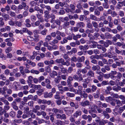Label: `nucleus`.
Listing matches in <instances>:
<instances>
[{"label":"nucleus","mask_w":125,"mask_h":125,"mask_svg":"<svg viewBox=\"0 0 125 125\" xmlns=\"http://www.w3.org/2000/svg\"><path fill=\"white\" fill-rule=\"evenodd\" d=\"M2 16L5 21H7L10 19V16L8 14L3 13L2 14Z\"/></svg>","instance_id":"423d86ee"},{"label":"nucleus","mask_w":125,"mask_h":125,"mask_svg":"<svg viewBox=\"0 0 125 125\" xmlns=\"http://www.w3.org/2000/svg\"><path fill=\"white\" fill-rule=\"evenodd\" d=\"M100 35V34L98 33V32L94 33L93 36L94 37V40L97 39Z\"/></svg>","instance_id":"37998d69"},{"label":"nucleus","mask_w":125,"mask_h":125,"mask_svg":"<svg viewBox=\"0 0 125 125\" xmlns=\"http://www.w3.org/2000/svg\"><path fill=\"white\" fill-rule=\"evenodd\" d=\"M102 114L103 115L104 117L107 119H108L110 117L109 115L107 113H106L103 112Z\"/></svg>","instance_id":"a19ab883"},{"label":"nucleus","mask_w":125,"mask_h":125,"mask_svg":"<svg viewBox=\"0 0 125 125\" xmlns=\"http://www.w3.org/2000/svg\"><path fill=\"white\" fill-rule=\"evenodd\" d=\"M111 15L112 17H115L117 15V14L115 11H113L112 12Z\"/></svg>","instance_id":"e2e57ef3"},{"label":"nucleus","mask_w":125,"mask_h":125,"mask_svg":"<svg viewBox=\"0 0 125 125\" xmlns=\"http://www.w3.org/2000/svg\"><path fill=\"white\" fill-rule=\"evenodd\" d=\"M37 120L38 121V123L39 124H40L44 123V120L42 118H38Z\"/></svg>","instance_id":"a18cd8bd"},{"label":"nucleus","mask_w":125,"mask_h":125,"mask_svg":"<svg viewBox=\"0 0 125 125\" xmlns=\"http://www.w3.org/2000/svg\"><path fill=\"white\" fill-rule=\"evenodd\" d=\"M87 52V53L90 55H91L93 54V51L92 50H88V51H83V52L84 53H86Z\"/></svg>","instance_id":"5fc2aeb1"},{"label":"nucleus","mask_w":125,"mask_h":125,"mask_svg":"<svg viewBox=\"0 0 125 125\" xmlns=\"http://www.w3.org/2000/svg\"><path fill=\"white\" fill-rule=\"evenodd\" d=\"M30 87H32L34 89H37L38 90L41 89V86L40 85H36L33 84H31Z\"/></svg>","instance_id":"a211bd4d"},{"label":"nucleus","mask_w":125,"mask_h":125,"mask_svg":"<svg viewBox=\"0 0 125 125\" xmlns=\"http://www.w3.org/2000/svg\"><path fill=\"white\" fill-rule=\"evenodd\" d=\"M9 24L10 26H14L15 24V22L13 21V20L11 19L9 21Z\"/></svg>","instance_id":"8fccbe9b"},{"label":"nucleus","mask_w":125,"mask_h":125,"mask_svg":"<svg viewBox=\"0 0 125 125\" xmlns=\"http://www.w3.org/2000/svg\"><path fill=\"white\" fill-rule=\"evenodd\" d=\"M85 59V57L84 56H82L81 57H78L77 58V61L78 62H82L84 61Z\"/></svg>","instance_id":"4be33fe9"},{"label":"nucleus","mask_w":125,"mask_h":125,"mask_svg":"<svg viewBox=\"0 0 125 125\" xmlns=\"http://www.w3.org/2000/svg\"><path fill=\"white\" fill-rule=\"evenodd\" d=\"M59 42V41L56 38L54 39L50 43H49L50 44L52 45V44H55L58 43Z\"/></svg>","instance_id":"4c0bfd02"},{"label":"nucleus","mask_w":125,"mask_h":125,"mask_svg":"<svg viewBox=\"0 0 125 125\" xmlns=\"http://www.w3.org/2000/svg\"><path fill=\"white\" fill-rule=\"evenodd\" d=\"M50 75L51 77L54 78L55 76L57 75V72L55 71H53L52 73H50Z\"/></svg>","instance_id":"c85d7f7f"},{"label":"nucleus","mask_w":125,"mask_h":125,"mask_svg":"<svg viewBox=\"0 0 125 125\" xmlns=\"http://www.w3.org/2000/svg\"><path fill=\"white\" fill-rule=\"evenodd\" d=\"M120 3H121V2H118L117 3V5L116 6V7L117 9H120V8L123 6L122 4Z\"/></svg>","instance_id":"4d7b16f0"},{"label":"nucleus","mask_w":125,"mask_h":125,"mask_svg":"<svg viewBox=\"0 0 125 125\" xmlns=\"http://www.w3.org/2000/svg\"><path fill=\"white\" fill-rule=\"evenodd\" d=\"M79 29V28L77 26L76 27H73L71 29V30L76 32L78 31Z\"/></svg>","instance_id":"603ef678"},{"label":"nucleus","mask_w":125,"mask_h":125,"mask_svg":"<svg viewBox=\"0 0 125 125\" xmlns=\"http://www.w3.org/2000/svg\"><path fill=\"white\" fill-rule=\"evenodd\" d=\"M113 100V99L111 96L106 97L105 98V100L106 101L108 102H110V101H112Z\"/></svg>","instance_id":"c03bdc74"},{"label":"nucleus","mask_w":125,"mask_h":125,"mask_svg":"<svg viewBox=\"0 0 125 125\" xmlns=\"http://www.w3.org/2000/svg\"><path fill=\"white\" fill-rule=\"evenodd\" d=\"M82 6H83L82 7H83V8L85 9L88 8L89 6L88 4L85 2L83 3L82 4Z\"/></svg>","instance_id":"338daca9"},{"label":"nucleus","mask_w":125,"mask_h":125,"mask_svg":"<svg viewBox=\"0 0 125 125\" xmlns=\"http://www.w3.org/2000/svg\"><path fill=\"white\" fill-rule=\"evenodd\" d=\"M123 57L120 56H118V58H116L115 60H114V61L115 62H118L121 61L120 60H123Z\"/></svg>","instance_id":"c9c22d12"},{"label":"nucleus","mask_w":125,"mask_h":125,"mask_svg":"<svg viewBox=\"0 0 125 125\" xmlns=\"http://www.w3.org/2000/svg\"><path fill=\"white\" fill-rule=\"evenodd\" d=\"M113 100H114L116 102V104L118 106H120V104H122L121 103V102L118 99H114Z\"/></svg>","instance_id":"49530a36"},{"label":"nucleus","mask_w":125,"mask_h":125,"mask_svg":"<svg viewBox=\"0 0 125 125\" xmlns=\"http://www.w3.org/2000/svg\"><path fill=\"white\" fill-rule=\"evenodd\" d=\"M97 88V87L96 86L94 85H92V89H91L92 93L95 91Z\"/></svg>","instance_id":"13d9d810"},{"label":"nucleus","mask_w":125,"mask_h":125,"mask_svg":"<svg viewBox=\"0 0 125 125\" xmlns=\"http://www.w3.org/2000/svg\"><path fill=\"white\" fill-rule=\"evenodd\" d=\"M40 24V21H37L34 23H32V26L33 27L38 26Z\"/></svg>","instance_id":"473e14b6"},{"label":"nucleus","mask_w":125,"mask_h":125,"mask_svg":"<svg viewBox=\"0 0 125 125\" xmlns=\"http://www.w3.org/2000/svg\"><path fill=\"white\" fill-rule=\"evenodd\" d=\"M64 110L65 113L68 114H70L73 112V110H72L70 107H66L64 108Z\"/></svg>","instance_id":"39448f33"},{"label":"nucleus","mask_w":125,"mask_h":125,"mask_svg":"<svg viewBox=\"0 0 125 125\" xmlns=\"http://www.w3.org/2000/svg\"><path fill=\"white\" fill-rule=\"evenodd\" d=\"M94 15L97 16H99L100 14V11L97 10H95L94 11Z\"/></svg>","instance_id":"680f3d73"},{"label":"nucleus","mask_w":125,"mask_h":125,"mask_svg":"<svg viewBox=\"0 0 125 125\" xmlns=\"http://www.w3.org/2000/svg\"><path fill=\"white\" fill-rule=\"evenodd\" d=\"M70 26L69 22L67 21H65L64 22L63 27L65 28H68Z\"/></svg>","instance_id":"393cba45"},{"label":"nucleus","mask_w":125,"mask_h":125,"mask_svg":"<svg viewBox=\"0 0 125 125\" xmlns=\"http://www.w3.org/2000/svg\"><path fill=\"white\" fill-rule=\"evenodd\" d=\"M117 73L115 71H112L111 73L109 74V77L111 78H114L113 76L116 75Z\"/></svg>","instance_id":"aec40b11"},{"label":"nucleus","mask_w":125,"mask_h":125,"mask_svg":"<svg viewBox=\"0 0 125 125\" xmlns=\"http://www.w3.org/2000/svg\"><path fill=\"white\" fill-rule=\"evenodd\" d=\"M76 26L78 27L79 28H83L85 26V24L83 22H80L76 24Z\"/></svg>","instance_id":"2eb2a0df"},{"label":"nucleus","mask_w":125,"mask_h":125,"mask_svg":"<svg viewBox=\"0 0 125 125\" xmlns=\"http://www.w3.org/2000/svg\"><path fill=\"white\" fill-rule=\"evenodd\" d=\"M92 43L95 48L96 47V46L98 44L97 42L94 41V40L92 41L89 42V44H90Z\"/></svg>","instance_id":"2f4dec72"},{"label":"nucleus","mask_w":125,"mask_h":125,"mask_svg":"<svg viewBox=\"0 0 125 125\" xmlns=\"http://www.w3.org/2000/svg\"><path fill=\"white\" fill-rule=\"evenodd\" d=\"M56 124L57 125H64V122L61 120H58L56 121Z\"/></svg>","instance_id":"f704fd0d"},{"label":"nucleus","mask_w":125,"mask_h":125,"mask_svg":"<svg viewBox=\"0 0 125 125\" xmlns=\"http://www.w3.org/2000/svg\"><path fill=\"white\" fill-rule=\"evenodd\" d=\"M124 84H125V79L123 80L122 82H119V85L121 86H123Z\"/></svg>","instance_id":"774afa93"},{"label":"nucleus","mask_w":125,"mask_h":125,"mask_svg":"<svg viewBox=\"0 0 125 125\" xmlns=\"http://www.w3.org/2000/svg\"><path fill=\"white\" fill-rule=\"evenodd\" d=\"M44 17L46 18L49 19L50 18V14L49 12L47 10H45L44 11Z\"/></svg>","instance_id":"6ab92c4d"},{"label":"nucleus","mask_w":125,"mask_h":125,"mask_svg":"<svg viewBox=\"0 0 125 125\" xmlns=\"http://www.w3.org/2000/svg\"><path fill=\"white\" fill-rule=\"evenodd\" d=\"M45 82L46 83H47V84L46 85V87L48 89H51L52 87L51 85L50 84V81L48 79H45Z\"/></svg>","instance_id":"9d476101"},{"label":"nucleus","mask_w":125,"mask_h":125,"mask_svg":"<svg viewBox=\"0 0 125 125\" xmlns=\"http://www.w3.org/2000/svg\"><path fill=\"white\" fill-rule=\"evenodd\" d=\"M86 75L87 77H93L94 76V73L92 71L90 70L87 73Z\"/></svg>","instance_id":"1a4fd4ad"},{"label":"nucleus","mask_w":125,"mask_h":125,"mask_svg":"<svg viewBox=\"0 0 125 125\" xmlns=\"http://www.w3.org/2000/svg\"><path fill=\"white\" fill-rule=\"evenodd\" d=\"M4 19L2 17H0V27H2L4 25L5 23L4 22Z\"/></svg>","instance_id":"a878e982"},{"label":"nucleus","mask_w":125,"mask_h":125,"mask_svg":"<svg viewBox=\"0 0 125 125\" xmlns=\"http://www.w3.org/2000/svg\"><path fill=\"white\" fill-rule=\"evenodd\" d=\"M70 60L71 61L74 62H76L77 61V58L76 57L73 56L71 57Z\"/></svg>","instance_id":"0e129e2a"},{"label":"nucleus","mask_w":125,"mask_h":125,"mask_svg":"<svg viewBox=\"0 0 125 125\" xmlns=\"http://www.w3.org/2000/svg\"><path fill=\"white\" fill-rule=\"evenodd\" d=\"M124 60H121V61H120L115 62V63H116V64L117 65V66H120L121 64H124Z\"/></svg>","instance_id":"72a5a7b5"},{"label":"nucleus","mask_w":125,"mask_h":125,"mask_svg":"<svg viewBox=\"0 0 125 125\" xmlns=\"http://www.w3.org/2000/svg\"><path fill=\"white\" fill-rule=\"evenodd\" d=\"M47 30L46 29H44L42 31L41 33L42 35H46V33L47 32Z\"/></svg>","instance_id":"bf43d9fd"},{"label":"nucleus","mask_w":125,"mask_h":125,"mask_svg":"<svg viewBox=\"0 0 125 125\" xmlns=\"http://www.w3.org/2000/svg\"><path fill=\"white\" fill-rule=\"evenodd\" d=\"M100 66L98 65L96 66L93 65L92 67V69L94 71H95L96 70H97V72H98L99 71H100Z\"/></svg>","instance_id":"f8f14e48"},{"label":"nucleus","mask_w":125,"mask_h":125,"mask_svg":"<svg viewBox=\"0 0 125 125\" xmlns=\"http://www.w3.org/2000/svg\"><path fill=\"white\" fill-rule=\"evenodd\" d=\"M70 106L73 107H74L75 109H77L79 107V105L77 104H75L74 103L72 102H70Z\"/></svg>","instance_id":"9b49d317"},{"label":"nucleus","mask_w":125,"mask_h":125,"mask_svg":"<svg viewBox=\"0 0 125 125\" xmlns=\"http://www.w3.org/2000/svg\"><path fill=\"white\" fill-rule=\"evenodd\" d=\"M60 93L58 92H57L56 94L54 95V97L56 99L59 100L61 99L60 96L59 95Z\"/></svg>","instance_id":"c756f323"},{"label":"nucleus","mask_w":125,"mask_h":125,"mask_svg":"<svg viewBox=\"0 0 125 125\" xmlns=\"http://www.w3.org/2000/svg\"><path fill=\"white\" fill-rule=\"evenodd\" d=\"M24 114L29 115V114H31V112H32L31 110H30L29 111V108L28 106L25 107L24 108Z\"/></svg>","instance_id":"4468645a"},{"label":"nucleus","mask_w":125,"mask_h":125,"mask_svg":"<svg viewBox=\"0 0 125 125\" xmlns=\"http://www.w3.org/2000/svg\"><path fill=\"white\" fill-rule=\"evenodd\" d=\"M66 95L69 97H72L74 96L75 95L73 93L68 92L66 93Z\"/></svg>","instance_id":"79ce46f5"},{"label":"nucleus","mask_w":125,"mask_h":125,"mask_svg":"<svg viewBox=\"0 0 125 125\" xmlns=\"http://www.w3.org/2000/svg\"><path fill=\"white\" fill-rule=\"evenodd\" d=\"M76 66L77 67L80 68L82 66L83 64H82L80 62H78L76 63Z\"/></svg>","instance_id":"69168bd1"},{"label":"nucleus","mask_w":125,"mask_h":125,"mask_svg":"<svg viewBox=\"0 0 125 125\" xmlns=\"http://www.w3.org/2000/svg\"><path fill=\"white\" fill-rule=\"evenodd\" d=\"M52 37L50 35H48L46 36L45 40L46 41L49 42L52 40Z\"/></svg>","instance_id":"e433bc0d"},{"label":"nucleus","mask_w":125,"mask_h":125,"mask_svg":"<svg viewBox=\"0 0 125 125\" xmlns=\"http://www.w3.org/2000/svg\"><path fill=\"white\" fill-rule=\"evenodd\" d=\"M56 117L57 119L62 120H65L66 119V117L65 114H56Z\"/></svg>","instance_id":"f257e3e1"},{"label":"nucleus","mask_w":125,"mask_h":125,"mask_svg":"<svg viewBox=\"0 0 125 125\" xmlns=\"http://www.w3.org/2000/svg\"><path fill=\"white\" fill-rule=\"evenodd\" d=\"M68 42L66 37L64 38H63L62 40L60 42V43L62 44H63L67 43Z\"/></svg>","instance_id":"7c9ffc66"},{"label":"nucleus","mask_w":125,"mask_h":125,"mask_svg":"<svg viewBox=\"0 0 125 125\" xmlns=\"http://www.w3.org/2000/svg\"><path fill=\"white\" fill-rule=\"evenodd\" d=\"M63 59L62 58H61L60 59H56L55 60V62H56L57 63H61L62 62V61H63Z\"/></svg>","instance_id":"09e8293b"},{"label":"nucleus","mask_w":125,"mask_h":125,"mask_svg":"<svg viewBox=\"0 0 125 125\" xmlns=\"http://www.w3.org/2000/svg\"><path fill=\"white\" fill-rule=\"evenodd\" d=\"M83 92H84V93H83V94H82H82H79L80 95H81V97L83 96V97L84 99H86L88 97V94L86 93L84 91H83Z\"/></svg>","instance_id":"58836bf2"},{"label":"nucleus","mask_w":125,"mask_h":125,"mask_svg":"<svg viewBox=\"0 0 125 125\" xmlns=\"http://www.w3.org/2000/svg\"><path fill=\"white\" fill-rule=\"evenodd\" d=\"M82 111L80 110H78L76 111L73 115L76 118L78 116H80L82 115Z\"/></svg>","instance_id":"ddd939ff"},{"label":"nucleus","mask_w":125,"mask_h":125,"mask_svg":"<svg viewBox=\"0 0 125 125\" xmlns=\"http://www.w3.org/2000/svg\"><path fill=\"white\" fill-rule=\"evenodd\" d=\"M56 33L57 35H59L61 37H64L66 36L65 33L63 32H61L58 30L56 31Z\"/></svg>","instance_id":"dca6fc26"},{"label":"nucleus","mask_w":125,"mask_h":125,"mask_svg":"<svg viewBox=\"0 0 125 125\" xmlns=\"http://www.w3.org/2000/svg\"><path fill=\"white\" fill-rule=\"evenodd\" d=\"M90 19L94 21H97V18L95 15L92 14H91L90 15Z\"/></svg>","instance_id":"412c9836"},{"label":"nucleus","mask_w":125,"mask_h":125,"mask_svg":"<svg viewBox=\"0 0 125 125\" xmlns=\"http://www.w3.org/2000/svg\"><path fill=\"white\" fill-rule=\"evenodd\" d=\"M103 112L106 113H110L112 112V110L110 108H106L105 110H104Z\"/></svg>","instance_id":"ea45409f"},{"label":"nucleus","mask_w":125,"mask_h":125,"mask_svg":"<svg viewBox=\"0 0 125 125\" xmlns=\"http://www.w3.org/2000/svg\"><path fill=\"white\" fill-rule=\"evenodd\" d=\"M78 90L76 89V94H82V90L83 89V87L81 85L79 86H78Z\"/></svg>","instance_id":"6e6552de"},{"label":"nucleus","mask_w":125,"mask_h":125,"mask_svg":"<svg viewBox=\"0 0 125 125\" xmlns=\"http://www.w3.org/2000/svg\"><path fill=\"white\" fill-rule=\"evenodd\" d=\"M44 90V88H42V89H40L38 90V91H37V94L39 96H41Z\"/></svg>","instance_id":"5701e85b"},{"label":"nucleus","mask_w":125,"mask_h":125,"mask_svg":"<svg viewBox=\"0 0 125 125\" xmlns=\"http://www.w3.org/2000/svg\"><path fill=\"white\" fill-rule=\"evenodd\" d=\"M94 27V28L95 31L96 32H98L99 31V29L98 28V24L97 22L95 21H93L92 22Z\"/></svg>","instance_id":"7ed1b4c3"},{"label":"nucleus","mask_w":125,"mask_h":125,"mask_svg":"<svg viewBox=\"0 0 125 125\" xmlns=\"http://www.w3.org/2000/svg\"><path fill=\"white\" fill-rule=\"evenodd\" d=\"M59 68L61 69V71L62 72L65 73L67 69L63 67L62 65L60 64L59 65Z\"/></svg>","instance_id":"cd10ccee"},{"label":"nucleus","mask_w":125,"mask_h":125,"mask_svg":"<svg viewBox=\"0 0 125 125\" xmlns=\"http://www.w3.org/2000/svg\"><path fill=\"white\" fill-rule=\"evenodd\" d=\"M58 46L57 45L53 44L52 46L49 45L48 49L50 51H52L53 50H56L58 49Z\"/></svg>","instance_id":"0eeeda50"},{"label":"nucleus","mask_w":125,"mask_h":125,"mask_svg":"<svg viewBox=\"0 0 125 125\" xmlns=\"http://www.w3.org/2000/svg\"><path fill=\"white\" fill-rule=\"evenodd\" d=\"M14 122L17 123H20L22 122V120L21 119H15L14 120Z\"/></svg>","instance_id":"052dcab7"},{"label":"nucleus","mask_w":125,"mask_h":125,"mask_svg":"<svg viewBox=\"0 0 125 125\" xmlns=\"http://www.w3.org/2000/svg\"><path fill=\"white\" fill-rule=\"evenodd\" d=\"M30 72L33 73L35 74H39L40 73L39 71L37 70H35L34 69H32L30 71Z\"/></svg>","instance_id":"de8ad7c7"},{"label":"nucleus","mask_w":125,"mask_h":125,"mask_svg":"<svg viewBox=\"0 0 125 125\" xmlns=\"http://www.w3.org/2000/svg\"><path fill=\"white\" fill-rule=\"evenodd\" d=\"M8 13L11 17H15L16 14L15 12L11 11H10L9 12H8Z\"/></svg>","instance_id":"bb28decb"},{"label":"nucleus","mask_w":125,"mask_h":125,"mask_svg":"<svg viewBox=\"0 0 125 125\" xmlns=\"http://www.w3.org/2000/svg\"><path fill=\"white\" fill-rule=\"evenodd\" d=\"M30 19L31 21H36V18L35 16L32 15H31L30 16Z\"/></svg>","instance_id":"6e6d98bb"},{"label":"nucleus","mask_w":125,"mask_h":125,"mask_svg":"<svg viewBox=\"0 0 125 125\" xmlns=\"http://www.w3.org/2000/svg\"><path fill=\"white\" fill-rule=\"evenodd\" d=\"M82 118L85 120H86L88 119V121L89 122L91 121L92 119V117L90 115H87L85 114L83 115L82 116Z\"/></svg>","instance_id":"f03ea898"},{"label":"nucleus","mask_w":125,"mask_h":125,"mask_svg":"<svg viewBox=\"0 0 125 125\" xmlns=\"http://www.w3.org/2000/svg\"><path fill=\"white\" fill-rule=\"evenodd\" d=\"M45 71L46 72L49 73L51 72V70L50 67L47 66L45 68Z\"/></svg>","instance_id":"3c124183"},{"label":"nucleus","mask_w":125,"mask_h":125,"mask_svg":"<svg viewBox=\"0 0 125 125\" xmlns=\"http://www.w3.org/2000/svg\"><path fill=\"white\" fill-rule=\"evenodd\" d=\"M94 29L91 28L90 29H87L85 30V32L86 33H93L94 32Z\"/></svg>","instance_id":"b1692460"},{"label":"nucleus","mask_w":125,"mask_h":125,"mask_svg":"<svg viewBox=\"0 0 125 125\" xmlns=\"http://www.w3.org/2000/svg\"><path fill=\"white\" fill-rule=\"evenodd\" d=\"M105 38L106 39H110L112 38V35L109 32H106L104 34Z\"/></svg>","instance_id":"f3484780"},{"label":"nucleus","mask_w":125,"mask_h":125,"mask_svg":"<svg viewBox=\"0 0 125 125\" xmlns=\"http://www.w3.org/2000/svg\"><path fill=\"white\" fill-rule=\"evenodd\" d=\"M80 103L81 105L83 107L89 106L90 104V102L88 100L82 101L80 102Z\"/></svg>","instance_id":"20e7f679"},{"label":"nucleus","mask_w":125,"mask_h":125,"mask_svg":"<svg viewBox=\"0 0 125 125\" xmlns=\"http://www.w3.org/2000/svg\"><path fill=\"white\" fill-rule=\"evenodd\" d=\"M122 77V74L120 72L117 73V74L116 76H113V78H120Z\"/></svg>","instance_id":"864d4df0"}]
</instances>
